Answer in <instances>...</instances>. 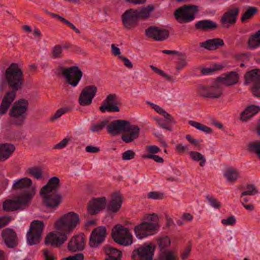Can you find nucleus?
Returning <instances> with one entry per match:
<instances>
[{"label": "nucleus", "instance_id": "bb28decb", "mask_svg": "<svg viewBox=\"0 0 260 260\" xmlns=\"http://www.w3.org/2000/svg\"><path fill=\"white\" fill-rule=\"evenodd\" d=\"M245 84L253 83L254 85H260V70L254 69L247 72L245 75Z\"/></svg>", "mask_w": 260, "mask_h": 260}, {"label": "nucleus", "instance_id": "79ce46f5", "mask_svg": "<svg viewBox=\"0 0 260 260\" xmlns=\"http://www.w3.org/2000/svg\"><path fill=\"white\" fill-rule=\"evenodd\" d=\"M206 198L210 206L216 209H220L222 206V204L216 198L212 196L207 195Z\"/></svg>", "mask_w": 260, "mask_h": 260}, {"label": "nucleus", "instance_id": "9d476101", "mask_svg": "<svg viewBox=\"0 0 260 260\" xmlns=\"http://www.w3.org/2000/svg\"><path fill=\"white\" fill-rule=\"evenodd\" d=\"M62 74L66 78L67 83L73 87L78 85L83 75L81 70L75 66L64 69Z\"/></svg>", "mask_w": 260, "mask_h": 260}, {"label": "nucleus", "instance_id": "69168bd1", "mask_svg": "<svg viewBox=\"0 0 260 260\" xmlns=\"http://www.w3.org/2000/svg\"><path fill=\"white\" fill-rule=\"evenodd\" d=\"M120 59H121L124 62V65L128 69H132L133 67V65L132 62L126 57H124L123 56H120L119 57Z\"/></svg>", "mask_w": 260, "mask_h": 260}, {"label": "nucleus", "instance_id": "cd10ccee", "mask_svg": "<svg viewBox=\"0 0 260 260\" xmlns=\"http://www.w3.org/2000/svg\"><path fill=\"white\" fill-rule=\"evenodd\" d=\"M223 45L224 42L223 40L218 38L209 39L200 44L201 47L204 48L209 50H216L218 47Z\"/></svg>", "mask_w": 260, "mask_h": 260}, {"label": "nucleus", "instance_id": "6e6552de", "mask_svg": "<svg viewBox=\"0 0 260 260\" xmlns=\"http://www.w3.org/2000/svg\"><path fill=\"white\" fill-rule=\"evenodd\" d=\"M44 229V223L42 221L35 220L30 225L27 232V241L29 245H36L40 242Z\"/></svg>", "mask_w": 260, "mask_h": 260}, {"label": "nucleus", "instance_id": "603ef678", "mask_svg": "<svg viewBox=\"0 0 260 260\" xmlns=\"http://www.w3.org/2000/svg\"><path fill=\"white\" fill-rule=\"evenodd\" d=\"M142 157L143 158L152 159L155 161L159 163H162L164 162V159L161 157L155 154H147L143 155Z\"/></svg>", "mask_w": 260, "mask_h": 260}, {"label": "nucleus", "instance_id": "2eb2a0df", "mask_svg": "<svg viewBox=\"0 0 260 260\" xmlns=\"http://www.w3.org/2000/svg\"><path fill=\"white\" fill-rule=\"evenodd\" d=\"M146 36L156 41H163L167 40L170 36V32L167 29L156 26H150L145 30Z\"/></svg>", "mask_w": 260, "mask_h": 260}, {"label": "nucleus", "instance_id": "393cba45", "mask_svg": "<svg viewBox=\"0 0 260 260\" xmlns=\"http://www.w3.org/2000/svg\"><path fill=\"white\" fill-rule=\"evenodd\" d=\"M15 147L11 143L0 144V161L8 159L15 150Z\"/></svg>", "mask_w": 260, "mask_h": 260}, {"label": "nucleus", "instance_id": "4be33fe9", "mask_svg": "<svg viewBox=\"0 0 260 260\" xmlns=\"http://www.w3.org/2000/svg\"><path fill=\"white\" fill-rule=\"evenodd\" d=\"M106 204L107 201L105 197L94 199L90 202L88 211L90 214L95 215L104 209Z\"/></svg>", "mask_w": 260, "mask_h": 260}, {"label": "nucleus", "instance_id": "5701e85b", "mask_svg": "<svg viewBox=\"0 0 260 260\" xmlns=\"http://www.w3.org/2000/svg\"><path fill=\"white\" fill-rule=\"evenodd\" d=\"M199 11V7L196 5H185L175 10L174 16H195Z\"/></svg>", "mask_w": 260, "mask_h": 260}, {"label": "nucleus", "instance_id": "412c9836", "mask_svg": "<svg viewBox=\"0 0 260 260\" xmlns=\"http://www.w3.org/2000/svg\"><path fill=\"white\" fill-rule=\"evenodd\" d=\"M154 10V7L150 5L136 10L132 9L127 10L121 16H149Z\"/></svg>", "mask_w": 260, "mask_h": 260}, {"label": "nucleus", "instance_id": "09e8293b", "mask_svg": "<svg viewBox=\"0 0 260 260\" xmlns=\"http://www.w3.org/2000/svg\"><path fill=\"white\" fill-rule=\"evenodd\" d=\"M258 10L257 8L254 7H248L246 11L241 16H253L256 14Z\"/></svg>", "mask_w": 260, "mask_h": 260}, {"label": "nucleus", "instance_id": "5fc2aeb1", "mask_svg": "<svg viewBox=\"0 0 260 260\" xmlns=\"http://www.w3.org/2000/svg\"><path fill=\"white\" fill-rule=\"evenodd\" d=\"M221 222L224 225H233L236 223V219L234 216H231L226 219H222Z\"/></svg>", "mask_w": 260, "mask_h": 260}, {"label": "nucleus", "instance_id": "c03bdc74", "mask_svg": "<svg viewBox=\"0 0 260 260\" xmlns=\"http://www.w3.org/2000/svg\"><path fill=\"white\" fill-rule=\"evenodd\" d=\"M236 21V17H221L220 22L224 27L228 28Z\"/></svg>", "mask_w": 260, "mask_h": 260}, {"label": "nucleus", "instance_id": "3c124183", "mask_svg": "<svg viewBox=\"0 0 260 260\" xmlns=\"http://www.w3.org/2000/svg\"><path fill=\"white\" fill-rule=\"evenodd\" d=\"M135 153L133 150H128L122 154V158L123 160H128L134 158L135 156Z\"/></svg>", "mask_w": 260, "mask_h": 260}, {"label": "nucleus", "instance_id": "f3484780", "mask_svg": "<svg viewBox=\"0 0 260 260\" xmlns=\"http://www.w3.org/2000/svg\"><path fill=\"white\" fill-rule=\"evenodd\" d=\"M44 204L48 208H56L61 202L62 197L56 192H45L41 193Z\"/></svg>", "mask_w": 260, "mask_h": 260}, {"label": "nucleus", "instance_id": "7c9ffc66", "mask_svg": "<svg viewBox=\"0 0 260 260\" xmlns=\"http://www.w3.org/2000/svg\"><path fill=\"white\" fill-rule=\"evenodd\" d=\"M145 17H121V22L124 27L128 29L134 28L138 26L141 19Z\"/></svg>", "mask_w": 260, "mask_h": 260}, {"label": "nucleus", "instance_id": "de8ad7c7", "mask_svg": "<svg viewBox=\"0 0 260 260\" xmlns=\"http://www.w3.org/2000/svg\"><path fill=\"white\" fill-rule=\"evenodd\" d=\"M69 109L68 108H61L58 109L54 114V115L51 118V120H54L59 118L63 114L68 112L69 111Z\"/></svg>", "mask_w": 260, "mask_h": 260}, {"label": "nucleus", "instance_id": "f704fd0d", "mask_svg": "<svg viewBox=\"0 0 260 260\" xmlns=\"http://www.w3.org/2000/svg\"><path fill=\"white\" fill-rule=\"evenodd\" d=\"M247 150L255 154L260 160V141L256 140L248 143L247 144Z\"/></svg>", "mask_w": 260, "mask_h": 260}, {"label": "nucleus", "instance_id": "13d9d810", "mask_svg": "<svg viewBox=\"0 0 260 260\" xmlns=\"http://www.w3.org/2000/svg\"><path fill=\"white\" fill-rule=\"evenodd\" d=\"M188 145H183L182 144H179L175 147V150L179 153H183L188 150Z\"/></svg>", "mask_w": 260, "mask_h": 260}, {"label": "nucleus", "instance_id": "c85d7f7f", "mask_svg": "<svg viewBox=\"0 0 260 260\" xmlns=\"http://www.w3.org/2000/svg\"><path fill=\"white\" fill-rule=\"evenodd\" d=\"M194 27L198 30L206 31L215 29L217 28V24L215 22L210 20H203L197 22Z\"/></svg>", "mask_w": 260, "mask_h": 260}, {"label": "nucleus", "instance_id": "338daca9", "mask_svg": "<svg viewBox=\"0 0 260 260\" xmlns=\"http://www.w3.org/2000/svg\"><path fill=\"white\" fill-rule=\"evenodd\" d=\"M251 90L253 95L255 96L260 98V84L254 85L252 87Z\"/></svg>", "mask_w": 260, "mask_h": 260}, {"label": "nucleus", "instance_id": "6ab92c4d", "mask_svg": "<svg viewBox=\"0 0 260 260\" xmlns=\"http://www.w3.org/2000/svg\"><path fill=\"white\" fill-rule=\"evenodd\" d=\"M85 238L82 234L74 236L68 243L69 251L76 252L82 250L84 248Z\"/></svg>", "mask_w": 260, "mask_h": 260}, {"label": "nucleus", "instance_id": "8fccbe9b", "mask_svg": "<svg viewBox=\"0 0 260 260\" xmlns=\"http://www.w3.org/2000/svg\"><path fill=\"white\" fill-rule=\"evenodd\" d=\"M70 141L71 139L70 138H66L59 143L53 146V148L55 149H61L66 147Z\"/></svg>", "mask_w": 260, "mask_h": 260}, {"label": "nucleus", "instance_id": "1a4fd4ad", "mask_svg": "<svg viewBox=\"0 0 260 260\" xmlns=\"http://www.w3.org/2000/svg\"><path fill=\"white\" fill-rule=\"evenodd\" d=\"M34 194V191L19 196L14 200L6 201L3 204V208L7 211H14L24 209Z\"/></svg>", "mask_w": 260, "mask_h": 260}, {"label": "nucleus", "instance_id": "423d86ee", "mask_svg": "<svg viewBox=\"0 0 260 260\" xmlns=\"http://www.w3.org/2000/svg\"><path fill=\"white\" fill-rule=\"evenodd\" d=\"M223 87L217 79L210 86L200 84L198 86L199 94L202 97L209 99H218L223 94Z\"/></svg>", "mask_w": 260, "mask_h": 260}, {"label": "nucleus", "instance_id": "a19ab883", "mask_svg": "<svg viewBox=\"0 0 260 260\" xmlns=\"http://www.w3.org/2000/svg\"><path fill=\"white\" fill-rule=\"evenodd\" d=\"M246 190L241 193V198L246 196H254L258 191L255 186L253 184H248L246 186Z\"/></svg>", "mask_w": 260, "mask_h": 260}, {"label": "nucleus", "instance_id": "e2e57ef3", "mask_svg": "<svg viewBox=\"0 0 260 260\" xmlns=\"http://www.w3.org/2000/svg\"><path fill=\"white\" fill-rule=\"evenodd\" d=\"M195 17H175L176 20L181 24L186 23L192 21Z\"/></svg>", "mask_w": 260, "mask_h": 260}, {"label": "nucleus", "instance_id": "2f4dec72", "mask_svg": "<svg viewBox=\"0 0 260 260\" xmlns=\"http://www.w3.org/2000/svg\"><path fill=\"white\" fill-rule=\"evenodd\" d=\"M223 176L228 182L234 183L239 177V172L235 169H228L223 173Z\"/></svg>", "mask_w": 260, "mask_h": 260}, {"label": "nucleus", "instance_id": "4c0bfd02", "mask_svg": "<svg viewBox=\"0 0 260 260\" xmlns=\"http://www.w3.org/2000/svg\"><path fill=\"white\" fill-rule=\"evenodd\" d=\"M27 174L37 180L42 179L43 178L42 169L40 167H34L27 169Z\"/></svg>", "mask_w": 260, "mask_h": 260}, {"label": "nucleus", "instance_id": "c9c22d12", "mask_svg": "<svg viewBox=\"0 0 260 260\" xmlns=\"http://www.w3.org/2000/svg\"><path fill=\"white\" fill-rule=\"evenodd\" d=\"M32 181L28 178H23L19 179L13 184V187L15 189H25L31 187Z\"/></svg>", "mask_w": 260, "mask_h": 260}, {"label": "nucleus", "instance_id": "f257e3e1", "mask_svg": "<svg viewBox=\"0 0 260 260\" xmlns=\"http://www.w3.org/2000/svg\"><path fill=\"white\" fill-rule=\"evenodd\" d=\"M112 136H115L121 133V139L126 143H129L136 140L139 136L140 127L137 125H132L129 121L118 119L111 122L107 119L91 124L89 130L92 133H99L104 128Z\"/></svg>", "mask_w": 260, "mask_h": 260}, {"label": "nucleus", "instance_id": "37998d69", "mask_svg": "<svg viewBox=\"0 0 260 260\" xmlns=\"http://www.w3.org/2000/svg\"><path fill=\"white\" fill-rule=\"evenodd\" d=\"M150 67L151 68V69L156 74L160 75V76L162 77L165 79H166L167 80L172 82H174L175 80L171 76L168 75L167 73L164 72L162 70L155 67V66L153 65H150Z\"/></svg>", "mask_w": 260, "mask_h": 260}, {"label": "nucleus", "instance_id": "864d4df0", "mask_svg": "<svg viewBox=\"0 0 260 260\" xmlns=\"http://www.w3.org/2000/svg\"><path fill=\"white\" fill-rule=\"evenodd\" d=\"M239 13V9L238 8H233L229 9L226 12H225L222 16H237Z\"/></svg>", "mask_w": 260, "mask_h": 260}, {"label": "nucleus", "instance_id": "a18cd8bd", "mask_svg": "<svg viewBox=\"0 0 260 260\" xmlns=\"http://www.w3.org/2000/svg\"><path fill=\"white\" fill-rule=\"evenodd\" d=\"M188 63V60L184 55H182L179 59L178 66L176 67L177 70H181L184 68Z\"/></svg>", "mask_w": 260, "mask_h": 260}, {"label": "nucleus", "instance_id": "a878e982", "mask_svg": "<svg viewBox=\"0 0 260 260\" xmlns=\"http://www.w3.org/2000/svg\"><path fill=\"white\" fill-rule=\"evenodd\" d=\"M60 187V179L57 177H52L47 182V184L44 186L40 193H44L45 192H56Z\"/></svg>", "mask_w": 260, "mask_h": 260}, {"label": "nucleus", "instance_id": "39448f33", "mask_svg": "<svg viewBox=\"0 0 260 260\" xmlns=\"http://www.w3.org/2000/svg\"><path fill=\"white\" fill-rule=\"evenodd\" d=\"M28 105V101L24 99L15 102L9 112V115L12 118L11 123L12 124L16 126L23 124L26 118Z\"/></svg>", "mask_w": 260, "mask_h": 260}, {"label": "nucleus", "instance_id": "b1692460", "mask_svg": "<svg viewBox=\"0 0 260 260\" xmlns=\"http://www.w3.org/2000/svg\"><path fill=\"white\" fill-rule=\"evenodd\" d=\"M122 203V196L119 192L113 194L111 200L107 206L108 211L112 212H117L121 207Z\"/></svg>", "mask_w": 260, "mask_h": 260}, {"label": "nucleus", "instance_id": "7ed1b4c3", "mask_svg": "<svg viewBox=\"0 0 260 260\" xmlns=\"http://www.w3.org/2000/svg\"><path fill=\"white\" fill-rule=\"evenodd\" d=\"M5 80L11 89L4 95L0 105V114H5L16 97V91L22 90L24 85V75L20 67L17 63H11L6 69Z\"/></svg>", "mask_w": 260, "mask_h": 260}, {"label": "nucleus", "instance_id": "c756f323", "mask_svg": "<svg viewBox=\"0 0 260 260\" xmlns=\"http://www.w3.org/2000/svg\"><path fill=\"white\" fill-rule=\"evenodd\" d=\"M260 111V107L257 105H251L247 107L240 114V119L246 121Z\"/></svg>", "mask_w": 260, "mask_h": 260}, {"label": "nucleus", "instance_id": "49530a36", "mask_svg": "<svg viewBox=\"0 0 260 260\" xmlns=\"http://www.w3.org/2000/svg\"><path fill=\"white\" fill-rule=\"evenodd\" d=\"M148 198L153 200H161L164 198V193L157 191H151L148 193Z\"/></svg>", "mask_w": 260, "mask_h": 260}, {"label": "nucleus", "instance_id": "4d7b16f0", "mask_svg": "<svg viewBox=\"0 0 260 260\" xmlns=\"http://www.w3.org/2000/svg\"><path fill=\"white\" fill-rule=\"evenodd\" d=\"M84 255L82 253H77L68 257L64 258L62 260H83Z\"/></svg>", "mask_w": 260, "mask_h": 260}, {"label": "nucleus", "instance_id": "052dcab7", "mask_svg": "<svg viewBox=\"0 0 260 260\" xmlns=\"http://www.w3.org/2000/svg\"><path fill=\"white\" fill-rule=\"evenodd\" d=\"M59 19L61 21L65 23L67 25H68L69 26L71 27L76 33L77 34H80V31L79 29L77 28L72 23H71L68 20L65 19L64 17H58Z\"/></svg>", "mask_w": 260, "mask_h": 260}, {"label": "nucleus", "instance_id": "20e7f679", "mask_svg": "<svg viewBox=\"0 0 260 260\" xmlns=\"http://www.w3.org/2000/svg\"><path fill=\"white\" fill-rule=\"evenodd\" d=\"M145 221L136 226L134 231L136 237L142 239L152 234V232L157 230L160 226L157 214L153 213L145 216Z\"/></svg>", "mask_w": 260, "mask_h": 260}, {"label": "nucleus", "instance_id": "0e129e2a", "mask_svg": "<svg viewBox=\"0 0 260 260\" xmlns=\"http://www.w3.org/2000/svg\"><path fill=\"white\" fill-rule=\"evenodd\" d=\"M85 150L89 153H98L100 149L99 147L89 145L86 147Z\"/></svg>", "mask_w": 260, "mask_h": 260}, {"label": "nucleus", "instance_id": "bf43d9fd", "mask_svg": "<svg viewBox=\"0 0 260 260\" xmlns=\"http://www.w3.org/2000/svg\"><path fill=\"white\" fill-rule=\"evenodd\" d=\"M43 255L45 260H55V257L49 250H43Z\"/></svg>", "mask_w": 260, "mask_h": 260}, {"label": "nucleus", "instance_id": "dca6fc26", "mask_svg": "<svg viewBox=\"0 0 260 260\" xmlns=\"http://www.w3.org/2000/svg\"><path fill=\"white\" fill-rule=\"evenodd\" d=\"M106 236V230L104 226H99L94 229L90 235L89 245L92 247H96L103 243Z\"/></svg>", "mask_w": 260, "mask_h": 260}, {"label": "nucleus", "instance_id": "9b49d317", "mask_svg": "<svg viewBox=\"0 0 260 260\" xmlns=\"http://www.w3.org/2000/svg\"><path fill=\"white\" fill-rule=\"evenodd\" d=\"M154 247L151 244H144L132 253L133 260H152Z\"/></svg>", "mask_w": 260, "mask_h": 260}, {"label": "nucleus", "instance_id": "774afa93", "mask_svg": "<svg viewBox=\"0 0 260 260\" xmlns=\"http://www.w3.org/2000/svg\"><path fill=\"white\" fill-rule=\"evenodd\" d=\"M111 51L112 54L115 56L119 55L121 53L119 48L114 44L111 45Z\"/></svg>", "mask_w": 260, "mask_h": 260}, {"label": "nucleus", "instance_id": "e433bc0d", "mask_svg": "<svg viewBox=\"0 0 260 260\" xmlns=\"http://www.w3.org/2000/svg\"><path fill=\"white\" fill-rule=\"evenodd\" d=\"M106 252L109 256V258H107L106 260H119L122 255L120 251L111 247H107L106 248Z\"/></svg>", "mask_w": 260, "mask_h": 260}, {"label": "nucleus", "instance_id": "680f3d73", "mask_svg": "<svg viewBox=\"0 0 260 260\" xmlns=\"http://www.w3.org/2000/svg\"><path fill=\"white\" fill-rule=\"evenodd\" d=\"M146 150L151 153H157L160 151V149L156 145L147 146Z\"/></svg>", "mask_w": 260, "mask_h": 260}, {"label": "nucleus", "instance_id": "0eeeda50", "mask_svg": "<svg viewBox=\"0 0 260 260\" xmlns=\"http://www.w3.org/2000/svg\"><path fill=\"white\" fill-rule=\"evenodd\" d=\"M112 237L114 241L120 245L129 246L133 243L132 235L127 228L117 224L112 229Z\"/></svg>", "mask_w": 260, "mask_h": 260}, {"label": "nucleus", "instance_id": "ddd939ff", "mask_svg": "<svg viewBox=\"0 0 260 260\" xmlns=\"http://www.w3.org/2000/svg\"><path fill=\"white\" fill-rule=\"evenodd\" d=\"M120 104L117 95L115 94H110L103 101L99 109L102 113L119 112L120 109L118 105Z\"/></svg>", "mask_w": 260, "mask_h": 260}, {"label": "nucleus", "instance_id": "58836bf2", "mask_svg": "<svg viewBox=\"0 0 260 260\" xmlns=\"http://www.w3.org/2000/svg\"><path fill=\"white\" fill-rule=\"evenodd\" d=\"M51 54L52 58L59 59L63 57V47L59 44L54 45L51 50Z\"/></svg>", "mask_w": 260, "mask_h": 260}, {"label": "nucleus", "instance_id": "f03ea898", "mask_svg": "<svg viewBox=\"0 0 260 260\" xmlns=\"http://www.w3.org/2000/svg\"><path fill=\"white\" fill-rule=\"evenodd\" d=\"M80 222L79 215L76 213L70 212L63 215L54 223L56 231L49 233L46 237V244L60 247L67 241Z\"/></svg>", "mask_w": 260, "mask_h": 260}, {"label": "nucleus", "instance_id": "4468645a", "mask_svg": "<svg viewBox=\"0 0 260 260\" xmlns=\"http://www.w3.org/2000/svg\"><path fill=\"white\" fill-rule=\"evenodd\" d=\"M157 243L160 250L161 251L159 256V260H177L176 256L169 250H165L166 248L170 246L171 242L168 236L160 237L158 239Z\"/></svg>", "mask_w": 260, "mask_h": 260}, {"label": "nucleus", "instance_id": "6e6d98bb", "mask_svg": "<svg viewBox=\"0 0 260 260\" xmlns=\"http://www.w3.org/2000/svg\"><path fill=\"white\" fill-rule=\"evenodd\" d=\"M186 140L196 148H200L201 147V144L199 141L197 139L193 138L190 135H187L185 136Z\"/></svg>", "mask_w": 260, "mask_h": 260}, {"label": "nucleus", "instance_id": "ea45409f", "mask_svg": "<svg viewBox=\"0 0 260 260\" xmlns=\"http://www.w3.org/2000/svg\"><path fill=\"white\" fill-rule=\"evenodd\" d=\"M188 123L192 126L196 128L197 129L206 133V134H211L213 131L212 129L209 127L207 126L202 123L193 120H189Z\"/></svg>", "mask_w": 260, "mask_h": 260}, {"label": "nucleus", "instance_id": "aec40b11", "mask_svg": "<svg viewBox=\"0 0 260 260\" xmlns=\"http://www.w3.org/2000/svg\"><path fill=\"white\" fill-rule=\"evenodd\" d=\"M217 79L224 87V86H228L236 84L238 82L239 76L236 72L231 71L222 75Z\"/></svg>", "mask_w": 260, "mask_h": 260}, {"label": "nucleus", "instance_id": "72a5a7b5", "mask_svg": "<svg viewBox=\"0 0 260 260\" xmlns=\"http://www.w3.org/2000/svg\"><path fill=\"white\" fill-rule=\"evenodd\" d=\"M248 46L252 49L260 46V29L249 37L248 40Z\"/></svg>", "mask_w": 260, "mask_h": 260}, {"label": "nucleus", "instance_id": "473e14b6", "mask_svg": "<svg viewBox=\"0 0 260 260\" xmlns=\"http://www.w3.org/2000/svg\"><path fill=\"white\" fill-rule=\"evenodd\" d=\"M188 153L191 159L195 162H199L201 167H204L205 165L206 159L204 155L196 151H191Z\"/></svg>", "mask_w": 260, "mask_h": 260}, {"label": "nucleus", "instance_id": "a211bd4d", "mask_svg": "<svg viewBox=\"0 0 260 260\" xmlns=\"http://www.w3.org/2000/svg\"><path fill=\"white\" fill-rule=\"evenodd\" d=\"M2 236L5 243L9 248H14L18 244V239L15 231L9 228L2 231Z\"/></svg>", "mask_w": 260, "mask_h": 260}, {"label": "nucleus", "instance_id": "f8f14e48", "mask_svg": "<svg viewBox=\"0 0 260 260\" xmlns=\"http://www.w3.org/2000/svg\"><path fill=\"white\" fill-rule=\"evenodd\" d=\"M98 89L95 85L85 86L81 91L78 99L79 104L83 107L90 106L95 96Z\"/></svg>", "mask_w": 260, "mask_h": 260}]
</instances>
